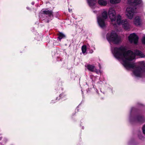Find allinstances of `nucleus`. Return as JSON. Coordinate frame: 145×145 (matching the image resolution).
<instances>
[{
	"label": "nucleus",
	"instance_id": "obj_1",
	"mask_svg": "<svg viewBox=\"0 0 145 145\" xmlns=\"http://www.w3.org/2000/svg\"><path fill=\"white\" fill-rule=\"evenodd\" d=\"M112 52L114 57L118 59H121L123 64L127 69H133L134 74L137 77H142L145 75V62L144 61L139 62L138 66L131 61L135 58V56L140 57H145V55L140 51L135 50L134 52L131 50L126 51L125 48L123 46L119 47L112 46Z\"/></svg>",
	"mask_w": 145,
	"mask_h": 145
},
{
	"label": "nucleus",
	"instance_id": "obj_2",
	"mask_svg": "<svg viewBox=\"0 0 145 145\" xmlns=\"http://www.w3.org/2000/svg\"><path fill=\"white\" fill-rule=\"evenodd\" d=\"M108 14L111 20L112 24L114 25L116 24V22L119 25L122 24L125 30H127L129 28V25L126 19L122 20L121 16L118 15L116 17V13L115 10L112 8H109L108 10Z\"/></svg>",
	"mask_w": 145,
	"mask_h": 145
},
{
	"label": "nucleus",
	"instance_id": "obj_3",
	"mask_svg": "<svg viewBox=\"0 0 145 145\" xmlns=\"http://www.w3.org/2000/svg\"><path fill=\"white\" fill-rule=\"evenodd\" d=\"M142 3L141 0H128V3L130 5L127 7L126 11V14L130 19H132L134 14L137 13L135 6Z\"/></svg>",
	"mask_w": 145,
	"mask_h": 145
},
{
	"label": "nucleus",
	"instance_id": "obj_4",
	"mask_svg": "<svg viewBox=\"0 0 145 145\" xmlns=\"http://www.w3.org/2000/svg\"><path fill=\"white\" fill-rule=\"evenodd\" d=\"M106 38L108 41H112L115 44H118L121 42V38L118 37L114 31L107 33Z\"/></svg>",
	"mask_w": 145,
	"mask_h": 145
},
{
	"label": "nucleus",
	"instance_id": "obj_5",
	"mask_svg": "<svg viewBox=\"0 0 145 145\" xmlns=\"http://www.w3.org/2000/svg\"><path fill=\"white\" fill-rule=\"evenodd\" d=\"M134 108H131L130 112V114L129 117V120L130 121H134L137 123H141L144 122V118L141 115H139L135 116L133 115V111Z\"/></svg>",
	"mask_w": 145,
	"mask_h": 145
},
{
	"label": "nucleus",
	"instance_id": "obj_6",
	"mask_svg": "<svg viewBox=\"0 0 145 145\" xmlns=\"http://www.w3.org/2000/svg\"><path fill=\"white\" fill-rule=\"evenodd\" d=\"M138 37L135 33H133L129 37V41L131 43L137 44L138 42Z\"/></svg>",
	"mask_w": 145,
	"mask_h": 145
},
{
	"label": "nucleus",
	"instance_id": "obj_7",
	"mask_svg": "<svg viewBox=\"0 0 145 145\" xmlns=\"http://www.w3.org/2000/svg\"><path fill=\"white\" fill-rule=\"evenodd\" d=\"M102 18H100V27L104 28L105 26V20L108 17L107 12L104 10L102 13Z\"/></svg>",
	"mask_w": 145,
	"mask_h": 145
},
{
	"label": "nucleus",
	"instance_id": "obj_8",
	"mask_svg": "<svg viewBox=\"0 0 145 145\" xmlns=\"http://www.w3.org/2000/svg\"><path fill=\"white\" fill-rule=\"evenodd\" d=\"M40 13L42 14L47 15L49 17H53V12L52 10H48L47 9L45 10H41Z\"/></svg>",
	"mask_w": 145,
	"mask_h": 145
},
{
	"label": "nucleus",
	"instance_id": "obj_9",
	"mask_svg": "<svg viewBox=\"0 0 145 145\" xmlns=\"http://www.w3.org/2000/svg\"><path fill=\"white\" fill-rule=\"evenodd\" d=\"M133 23L136 26L140 25L141 24V20L138 16H136L134 19Z\"/></svg>",
	"mask_w": 145,
	"mask_h": 145
},
{
	"label": "nucleus",
	"instance_id": "obj_10",
	"mask_svg": "<svg viewBox=\"0 0 145 145\" xmlns=\"http://www.w3.org/2000/svg\"><path fill=\"white\" fill-rule=\"evenodd\" d=\"M87 1L89 5L92 8L95 9L96 8L97 0H87Z\"/></svg>",
	"mask_w": 145,
	"mask_h": 145
},
{
	"label": "nucleus",
	"instance_id": "obj_11",
	"mask_svg": "<svg viewBox=\"0 0 145 145\" xmlns=\"http://www.w3.org/2000/svg\"><path fill=\"white\" fill-rule=\"evenodd\" d=\"M93 12L97 15V23L98 25L100 26V10H94Z\"/></svg>",
	"mask_w": 145,
	"mask_h": 145
},
{
	"label": "nucleus",
	"instance_id": "obj_12",
	"mask_svg": "<svg viewBox=\"0 0 145 145\" xmlns=\"http://www.w3.org/2000/svg\"><path fill=\"white\" fill-rule=\"evenodd\" d=\"M86 67L87 69L90 71L97 72V70L95 69V67L93 65H88Z\"/></svg>",
	"mask_w": 145,
	"mask_h": 145
},
{
	"label": "nucleus",
	"instance_id": "obj_13",
	"mask_svg": "<svg viewBox=\"0 0 145 145\" xmlns=\"http://www.w3.org/2000/svg\"><path fill=\"white\" fill-rule=\"evenodd\" d=\"M57 35L58 36L57 39L59 41H61L62 39H64L66 38V35L61 32H59L58 33Z\"/></svg>",
	"mask_w": 145,
	"mask_h": 145
},
{
	"label": "nucleus",
	"instance_id": "obj_14",
	"mask_svg": "<svg viewBox=\"0 0 145 145\" xmlns=\"http://www.w3.org/2000/svg\"><path fill=\"white\" fill-rule=\"evenodd\" d=\"M107 4V2L104 0H100V5L105 6Z\"/></svg>",
	"mask_w": 145,
	"mask_h": 145
},
{
	"label": "nucleus",
	"instance_id": "obj_15",
	"mask_svg": "<svg viewBox=\"0 0 145 145\" xmlns=\"http://www.w3.org/2000/svg\"><path fill=\"white\" fill-rule=\"evenodd\" d=\"M87 50L86 46H82V50L83 54L85 53Z\"/></svg>",
	"mask_w": 145,
	"mask_h": 145
},
{
	"label": "nucleus",
	"instance_id": "obj_16",
	"mask_svg": "<svg viewBox=\"0 0 145 145\" xmlns=\"http://www.w3.org/2000/svg\"><path fill=\"white\" fill-rule=\"evenodd\" d=\"M120 1V0H110V3L112 4L118 3Z\"/></svg>",
	"mask_w": 145,
	"mask_h": 145
},
{
	"label": "nucleus",
	"instance_id": "obj_17",
	"mask_svg": "<svg viewBox=\"0 0 145 145\" xmlns=\"http://www.w3.org/2000/svg\"><path fill=\"white\" fill-rule=\"evenodd\" d=\"M142 42L143 44H145V35H144L143 36L142 39Z\"/></svg>",
	"mask_w": 145,
	"mask_h": 145
},
{
	"label": "nucleus",
	"instance_id": "obj_18",
	"mask_svg": "<svg viewBox=\"0 0 145 145\" xmlns=\"http://www.w3.org/2000/svg\"><path fill=\"white\" fill-rule=\"evenodd\" d=\"M142 131L143 133L145 134V124L142 127Z\"/></svg>",
	"mask_w": 145,
	"mask_h": 145
},
{
	"label": "nucleus",
	"instance_id": "obj_19",
	"mask_svg": "<svg viewBox=\"0 0 145 145\" xmlns=\"http://www.w3.org/2000/svg\"><path fill=\"white\" fill-rule=\"evenodd\" d=\"M63 95V93H61V94L60 95H59V97L61 98L62 97V96Z\"/></svg>",
	"mask_w": 145,
	"mask_h": 145
},
{
	"label": "nucleus",
	"instance_id": "obj_20",
	"mask_svg": "<svg viewBox=\"0 0 145 145\" xmlns=\"http://www.w3.org/2000/svg\"><path fill=\"white\" fill-rule=\"evenodd\" d=\"M46 22L47 23H48L49 22V20H46Z\"/></svg>",
	"mask_w": 145,
	"mask_h": 145
},
{
	"label": "nucleus",
	"instance_id": "obj_21",
	"mask_svg": "<svg viewBox=\"0 0 145 145\" xmlns=\"http://www.w3.org/2000/svg\"><path fill=\"white\" fill-rule=\"evenodd\" d=\"M35 4V3L34 2H33L31 3V4L32 5H34Z\"/></svg>",
	"mask_w": 145,
	"mask_h": 145
},
{
	"label": "nucleus",
	"instance_id": "obj_22",
	"mask_svg": "<svg viewBox=\"0 0 145 145\" xmlns=\"http://www.w3.org/2000/svg\"><path fill=\"white\" fill-rule=\"evenodd\" d=\"M98 4L100 5V0H98Z\"/></svg>",
	"mask_w": 145,
	"mask_h": 145
},
{
	"label": "nucleus",
	"instance_id": "obj_23",
	"mask_svg": "<svg viewBox=\"0 0 145 145\" xmlns=\"http://www.w3.org/2000/svg\"><path fill=\"white\" fill-rule=\"evenodd\" d=\"M26 8H27V9H28V10H29V7H26Z\"/></svg>",
	"mask_w": 145,
	"mask_h": 145
},
{
	"label": "nucleus",
	"instance_id": "obj_24",
	"mask_svg": "<svg viewBox=\"0 0 145 145\" xmlns=\"http://www.w3.org/2000/svg\"><path fill=\"white\" fill-rule=\"evenodd\" d=\"M96 90H97L96 92H97V93L98 94H99V93H98V91H97V89H96Z\"/></svg>",
	"mask_w": 145,
	"mask_h": 145
},
{
	"label": "nucleus",
	"instance_id": "obj_25",
	"mask_svg": "<svg viewBox=\"0 0 145 145\" xmlns=\"http://www.w3.org/2000/svg\"><path fill=\"white\" fill-rule=\"evenodd\" d=\"M69 11L70 12V10L69 9Z\"/></svg>",
	"mask_w": 145,
	"mask_h": 145
},
{
	"label": "nucleus",
	"instance_id": "obj_26",
	"mask_svg": "<svg viewBox=\"0 0 145 145\" xmlns=\"http://www.w3.org/2000/svg\"><path fill=\"white\" fill-rule=\"evenodd\" d=\"M99 66H100V64L99 63Z\"/></svg>",
	"mask_w": 145,
	"mask_h": 145
},
{
	"label": "nucleus",
	"instance_id": "obj_27",
	"mask_svg": "<svg viewBox=\"0 0 145 145\" xmlns=\"http://www.w3.org/2000/svg\"><path fill=\"white\" fill-rule=\"evenodd\" d=\"M82 129H84L83 127H82Z\"/></svg>",
	"mask_w": 145,
	"mask_h": 145
},
{
	"label": "nucleus",
	"instance_id": "obj_28",
	"mask_svg": "<svg viewBox=\"0 0 145 145\" xmlns=\"http://www.w3.org/2000/svg\"><path fill=\"white\" fill-rule=\"evenodd\" d=\"M1 138H0V139L1 140Z\"/></svg>",
	"mask_w": 145,
	"mask_h": 145
}]
</instances>
